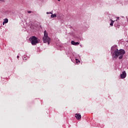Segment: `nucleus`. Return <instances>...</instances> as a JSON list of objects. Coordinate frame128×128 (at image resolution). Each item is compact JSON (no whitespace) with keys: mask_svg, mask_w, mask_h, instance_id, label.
Listing matches in <instances>:
<instances>
[{"mask_svg":"<svg viewBox=\"0 0 128 128\" xmlns=\"http://www.w3.org/2000/svg\"><path fill=\"white\" fill-rule=\"evenodd\" d=\"M29 40H30L32 46H36L37 44H38V40H40L36 36H32L30 38Z\"/></svg>","mask_w":128,"mask_h":128,"instance_id":"1","label":"nucleus"},{"mask_svg":"<svg viewBox=\"0 0 128 128\" xmlns=\"http://www.w3.org/2000/svg\"><path fill=\"white\" fill-rule=\"evenodd\" d=\"M42 40L44 44L47 42L48 44H50V38L48 37L46 30L44 31V36L42 38Z\"/></svg>","mask_w":128,"mask_h":128,"instance_id":"2","label":"nucleus"},{"mask_svg":"<svg viewBox=\"0 0 128 128\" xmlns=\"http://www.w3.org/2000/svg\"><path fill=\"white\" fill-rule=\"evenodd\" d=\"M111 52L110 54L113 58H114V56H116V53L118 52V46L114 45L110 49Z\"/></svg>","mask_w":128,"mask_h":128,"instance_id":"3","label":"nucleus"},{"mask_svg":"<svg viewBox=\"0 0 128 128\" xmlns=\"http://www.w3.org/2000/svg\"><path fill=\"white\" fill-rule=\"evenodd\" d=\"M126 54V51L124 49H120L119 50H118L116 53V55L114 56V58H118V56L124 55Z\"/></svg>","mask_w":128,"mask_h":128,"instance_id":"4","label":"nucleus"},{"mask_svg":"<svg viewBox=\"0 0 128 128\" xmlns=\"http://www.w3.org/2000/svg\"><path fill=\"white\" fill-rule=\"evenodd\" d=\"M126 78V71H124L120 74V78L124 79Z\"/></svg>","mask_w":128,"mask_h":128,"instance_id":"5","label":"nucleus"},{"mask_svg":"<svg viewBox=\"0 0 128 128\" xmlns=\"http://www.w3.org/2000/svg\"><path fill=\"white\" fill-rule=\"evenodd\" d=\"M75 116L77 120H80L82 118V115L80 114H75Z\"/></svg>","mask_w":128,"mask_h":128,"instance_id":"6","label":"nucleus"},{"mask_svg":"<svg viewBox=\"0 0 128 128\" xmlns=\"http://www.w3.org/2000/svg\"><path fill=\"white\" fill-rule=\"evenodd\" d=\"M71 44H72L73 46H78V44H80V42H75L74 40H72L71 42Z\"/></svg>","mask_w":128,"mask_h":128,"instance_id":"7","label":"nucleus"},{"mask_svg":"<svg viewBox=\"0 0 128 128\" xmlns=\"http://www.w3.org/2000/svg\"><path fill=\"white\" fill-rule=\"evenodd\" d=\"M114 26H115L116 28H120V26L118 24V23H116L114 24Z\"/></svg>","mask_w":128,"mask_h":128,"instance_id":"8","label":"nucleus"},{"mask_svg":"<svg viewBox=\"0 0 128 128\" xmlns=\"http://www.w3.org/2000/svg\"><path fill=\"white\" fill-rule=\"evenodd\" d=\"M8 18H6L4 20V21L3 22V24H8Z\"/></svg>","mask_w":128,"mask_h":128,"instance_id":"9","label":"nucleus"},{"mask_svg":"<svg viewBox=\"0 0 128 128\" xmlns=\"http://www.w3.org/2000/svg\"><path fill=\"white\" fill-rule=\"evenodd\" d=\"M51 18H56V14H52V15H51Z\"/></svg>","mask_w":128,"mask_h":128,"instance_id":"10","label":"nucleus"},{"mask_svg":"<svg viewBox=\"0 0 128 128\" xmlns=\"http://www.w3.org/2000/svg\"><path fill=\"white\" fill-rule=\"evenodd\" d=\"M120 56L118 57L119 60H122V58H124V55H120Z\"/></svg>","mask_w":128,"mask_h":128,"instance_id":"11","label":"nucleus"},{"mask_svg":"<svg viewBox=\"0 0 128 128\" xmlns=\"http://www.w3.org/2000/svg\"><path fill=\"white\" fill-rule=\"evenodd\" d=\"M76 64H78L80 62V60H78V59H76Z\"/></svg>","mask_w":128,"mask_h":128,"instance_id":"12","label":"nucleus"},{"mask_svg":"<svg viewBox=\"0 0 128 128\" xmlns=\"http://www.w3.org/2000/svg\"><path fill=\"white\" fill-rule=\"evenodd\" d=\"M110 26H114V23H112V22L110 23Z\"/></svg>","mask_w":128,"mask_h":128,"instance_id":"13","label":"nucleus"},{"mask_svg":"<svg viewBox=\"0 0 128 128\" xmlns=\"http://www.w3.org/2000/svg\"><path fill=\"white\" fill-rule=\"evenodd\" d=\"M52 14V12H46L47 14Z\"/></svg>","mask_w":128,"mask_h":128,"instance_id":"14","label":"nucleus"},{"mask_svg":"<svg viewBox=\"0 0 128 128\" xmlns=\"http://www.w3.org/2000/svg\"><path fill=\"white\" fill-rule=\"evenodd\" d=\"M111 20V22H112V24H114V20H112V19H110Z\"/></svg>","mask_w":128,"mask_h":128,"instance_id":"15","label":"nucleus"},{"mask_svg":"<svg viewBox=\"0 0 128 128\" xmlns=\"http://www.w3.org/2000/svg\"><path fill=\"white\" fill-rule=\"evenodd\" d=\"M28 14H31L32 11H28Z\"/></svg>","mask_w":128,"mask_h":128,"instance_id":"16","label":"nucleus"},{"mask_svg":"<svg viewBox=\"0 0 128 128\" xmlns=\"http://www.w3.org/2000/svg\"><path fill=\"white\" fill-rule=\"evenodd\" d=\"M20 58V56H17V58Z\"/></svg>","mask_w":128,"mask_h":128,"instance_id":"17","label":"nucleus"},{"mask_svg":"<svg viewBox=\"0 0 128 128\" xmlns=\"http://www.w3.org/2000/svg\"><path fill=\"white\" fill-rule=\"evenodd\" d=\"M0 2H3V1H4V0H0Z\"/></svg>","mask_w":128,"mask_h":128,"instance_id":"18","label":"nucleus"},{"mask_svg":"<svg viewBox=\"0 0 128 128\" xmlns=\"http://www.w3.org/2000/svg\"><path fill=\"white\" fill-rule=\"evenodd\" d=\"M117 18L118 20V18H120V17H118Z\"/></svg>","mask_w":128,"mask_h":128,"instance_id":"19","label":"nucleus"},{"mask_svg":"<svg viewBox=\"0 0 128 128\" xmlns=\"http://www.w3.org/2000/svg\"><path fill=\"white\" fill-rule=\"evenodd\" d=\"M58 0V2H60V0Z\"/></svg>","mask_w":128,"mask_h":128,"instance_id":"20","label":"nucleus"},{"mask_svg":"<svg viewBox=\"0 0 128 128\" xmlns=\"http://www.w3.org/2000/svg\"><path fill=\"white\" fill-rule=\"evenodd\" d=\"M118 20H116V21Z\"/></svg>","mask_w":128,"mask_h":128,"instance_id":"21","label":"nucleus"}]
</instances>
